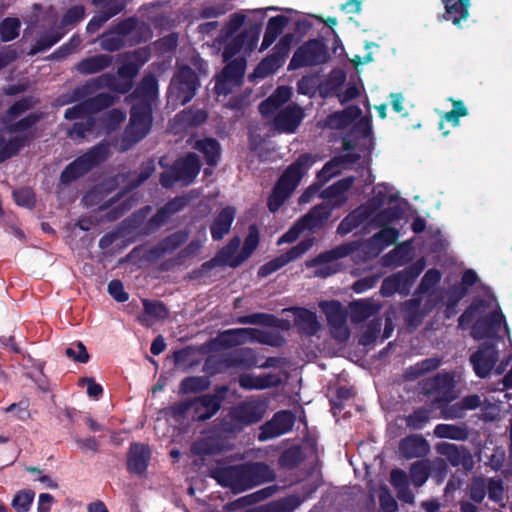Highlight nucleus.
I'll list each match as a JSON object with an SVG mask.
<instances>
[{
    "mask_svg": "<svg viewBox=\"0 0 512 512\" xmlns=\"http://www.w3.org/2000/svg\"><path fill=\"white\" fill-rule=\"evenodd\" d=\"M313 163L312 155L304 153L284 170L268 196L267 207L270 212L275 213L280 209Z\"/></svg>",
    "mask_w": 512,
    "mask_h": 512,
    "instance_id": "f257e3e1",
    "label": "nucleus"
},
{
    "mask_svg": "<svg viewBox=\"0 0 512 512\" xmlns=\"http://www.w3.org/2000/svg\"><path fill=\"white\" fill-rule=\"evenodd\" d=\"M153 126V110L149 105H131L128 125L121 139L123 150H128L142 141Z\"/></svg>",
    "mask_w": 512,
    "mask_h": 512,
    "instance_id": "f03ea898",
    "label": "nucleus"
},
{
    "mask_svg": "<svg viewBox=\"0 0 512 512\" xmlns=\"http://www.w3.org/2000/svg\"><path fill=\"white\" fill-rule=\"evenodd\" d=\"M108 152L106 146L97 145L89 149L86 153L78 156L61 172L59 178L60 184L68 186L84 177L107 159Z\"/></svg>",
    "mask_w": 512,
    "mask_h": 512,
    "instance_id": "7ed1b4c3",
    "label": "nucleus"
},
{
    "mask_svg": "<svg viewBox=\"0 0 512 512\" xmlns=\"http://www.w3.org/2000/svg\"><path fill=\"white\" fill-rule=\"evenodd\" d=\"M457 320H506L494 292L485 288L482 294L472 298Z\"/></svg>",
    "mask_w": 512,
    "mask_h": 512,
    "instance_id": "20e7f679",
    "label": "nucleus"
},
{
    "mask_svg": "<svg viewBox=\"0 0 512 512\" xmlns=\"http://www.w3.org/2000/svg\"><path fill=\"white\" fill-rule=\"evenodd\" d=\"M200 87L197 73L188 65L178 69L171 79L168 88V98L175 104L185 105L196 95Z\"/></svg>",
    "mask_w": 512,
    "mask_h": 512,
    "instance_id": "39448f33",
    "label": "nucleus"
},
{
    "mask_svg": "<svg viewBox=\"0 0 512 512\" xmlns=\"http://www.w3.org/2000/svg\"><path fill=\"white\" fill-rule=\"evenodd\" d=\"M355 250V243H343L333 249L321 252L312 259L306 260L305 266L307 268L319 266L315 270L314 276L319 278H327L340 271L341 265L336 263V261L351 255Z\"/></svg>",
    "mask_w": 512,
    "mask_h": 512,
    "instance_id": "423d86ee",
    "label": "nucleus"
},
{
    "mask_svg": "<svg viewBox=\"0 0 512 512\" xmlns=\"http://www.w3.org/2000/svg\"><path fill=\"white\" fill-rule=\"evenodd\" d=\"M326 60L327 51L325 45L317 39H312L296 49L289 62L288 70L320 65L325 63Z\"/></svg>",
    "mask_w": 512,
    "mask_h": 512,
    "instance_id": "0eeeda50",
    "label": "nucleus"
},
{
    "mask_svg": "<svg viewBox=\"0 0 512 512\" xmlns=\"http://www.w3.org/2000/svg\"><path fill=\"white\" fill-rule=\"evenodd\" d=\"M292 41L293 35L291 33L282 36L272 52L258 63L252 76L265 78L277 72L289 54Z\"/></svg>",
    "mask_w": 512,
    "mask_h": 512,
    "instance_id": "6e6552de",
    "label": "nucleus"
},
{
    "mask_svg": "<svg viewBox=\"0 0 512 512\" xmlns=\"http://www.w3.org/2000/svg\"><path fill=\"white\" fill-rule=\"evenodd\" d=\"M113 33L120 35L125 40L129 37L130 46L145 43L152 38L153 32L151 27L141 22L138 17L131 16L115 23L112 27Z\"/></svg>",
    "mask_w": 512,
    "mask_h": 512,
    "instance_id": "1a4fd4ad",
    "label": "nucleus"
},
{
    "mask_svg": "<svg viewBox=\"0 0 512 512\" xmlns=\"http://www.w3.org/2000/svg\"><path fill=\"white\" fill-rule=\"evenodd\" d=\"M246 69V60L243 57L228 61L220 75L216 77L215 91L218 95H228L232 87L242 83Z\"/></svg>",
    "mask_w": 512,
    "mask_h": 512,
    "instance_id": "9d476101",
    "label": "nucleus"
},
{
    "mask_svg": "<svg viewBox=\"0 0 512 512\" xmlns=\"http://www.w3.org/2000/svg\"><path fill=\"white\" fill-rule=\"evenodd\" d=\"M190 199L186 195L176 196L160 207L156 213L148 219L143 227V233L152 234L164 226L176 213L182 211Z\"/></svg>",
    "mask_w": 512,
    "mask_h": 512,
    "instance_id": "9b49d317",
    "label": "nucleus"
},
{
    "mask_svg": "<svg viewBox=\"0 0 512 512\" xmlns=\"http://www.w3.org/2000/svg\"><path fill=\"white\" fill-rule=\"evenodd\" d=\"M158 79L153 73L145 74L135 89L128 94L126 101L132 105H149L153 109V105L158 99Z\"/></svg>",
    "mask_w": 512,
    "mask_h": 512,
    "instance_id": "f8f14e48",
    "label": "nucleus"
},
{
    "mask_svg": "<svg viewBox=\"0 0 512 512\" xmlns=\"http://www.w3.org/2000/svg\"><path fill=\"white\" fill-rule=\"evenodd\" d=\"M304 117L303 108L296 103H290L276 113L273 125L279 133L293 134L299 128Z\"/></svg>",
    "mask_w": 512,
    "mask_h": 512,
    "instance_id": "ddd939ff",
    "label": "nucleus"
},
{
    "mask_svg": "<svg viewBox=\"0 0 512 512\" xmlns=\"http://www.w3.org/2000/svg\"><path fill=\"white\" fill-rule=\"evenodd\" d=\"M427 394L434 396L435 402H451L456 398L455 380L450 373H438L425 384Z\"/></svg>",
    "mask_w": 512,
    "mask_h": 512,
    "instance_id": "4468645a",
    "label": "nucleus"
},
{
    "mask_svg": "<svg viewBox=\"0 0 512 512\" xmlns=\"http://www.w3.org/2000/svg\"><path fill=\"white\" fill-rule=\"evenodd\" d=\"M295 423V416L291 411L283 410L277 412L273 418L261 427L258 436L260 441H266L279 437L292 430Z\"/></svg>",
    "mask_w": 512,
    "mask_h": 512,
    "instance_id": "2eb2a0df",
    "label": "nucleus"
},
{
    "mask_svg": "<svg viewBox=\"0 0 512 512\" xmlns=\"http://www.w3.org/2000/svg\"><path fill=\"white\" fill-rule=\"evenodd\" d=\"M497 350L493 344L483 343L479 349L470 356V363L475 374L486 378L497 361Z\"/></svg>",
    "mask_w": 512,
    "mask_h": 512,
    "instance_id": "dca6fc26",
    "label": "nucleus"
},
{
    "mask_svg": "<svg viewBox=\"0 0 512 512\" xmlns=\"http://www.w3.org/2000/svg\"><path fill=\"white\" fill-rule=\"evenodd\" d=\"M264 413L263 404L256 399H250L232 408L230 416L235 422L247 426L260 421Z\"/></svg>",
    "mask_w": 512,
    "mask_h": 512,
    "instance_id": "f3484780",
    "label": "nucleus"
},
{
    "mask_svg": "<svg viewBox=\"0 0 512 512\" xmlns=\"http://www.w3.org/2000/svg\"><path fill=\"white\" fill-rule=\"evenodd\" d=\"M214 477L222 486L229 487L234 491L248 489L245 464L219 469L215 472Z\"/></svg>",
    "mask_w": 512,
    "mask_h": 512,
    "instance_id": "a211bd4d",
    "label": "nucleus"
},
{
    "mask_svg": "<svg viewBox=\"0 0 512 512\" xmlns=\"http://www.w3.org/2000/svg\"><path fill=\"white\" fill-rule=\"evenodd\" d=\"M172 167L180 182L183 185L188 186L199 174L201 163L198 155L190 152L184 157L177 159L172 164Z\"/></svg>",
    "mask_w": 512,
    "mask_h": 512,
    "instance_id": "6ab92c4d",
    "label": "nucleus"
},
{
    "mask_svg": "<svg viewBox=\"0 0 512 512\" xmlns=\"http://www.w3.org/2000/svg\"><path fill=\"white\" fill-rule=\"evenodd\" d=\"M254 340L267 343L264 336L258 330L244 328L226 330L220 333L215 341L221 346L232 347Z\"/></svg>",
    "mask_w": 512,
    "mask_h": 512,
    "instance_id": "aec40b11",
    "label": "nucleus"
},
{
    "mask_svg": "<svg viewBox=\"0 0 512 512\" xmlns=\"http://www.w3.org/2000/svg\"><path fill=\"white\" fill-rule=\"evenodd\" d=\"M260 33V27L255 25L251 27L249 31H244L243 33L234 37L230 42H228L223 50L222 56L225 62L231 61L246 45V41L249 40L247 46L252 48L258 40Z\"/></svg>",
    "mask_w": 512,
    "mask_h": 512,
    "instance_id": "412c9836",
    "label": "nucleus"
},
{
    "mask_svg": "<svg viewBox=\"0 0 512 512\" xmlns=\"http://www.w3.org/2000/svg\"><path fill=\"white\" fill-rule=\"evenodd\" d=\"M137 65L131 61L125 62L117 69V76L114 75L112 83V92L125 95L128 94L134 86V78L138 75Z\"/></svg>",
    "mask_w": 512,
    "mask_h": 512,
    "instance_id": "4be33fe9",
    "label": "nucleus"
},
{
    "mask_svg": "<svg viewBox=\"0 0 512 512\" xmlns=\"http://www.w3.org/2000/svg\"><path fill=\"white\" fill-rule=\"evenodd\" d=\"M425 266L426 261L423 257H421L411 265L404 268L403 270L392 274L397 281L400 294H409L412 285L419 277V275L423 272Z\"/></svg>",
    "mask_w": 512,
    "mask_h": 512,
    "instance_id": "5701e85b",
    "label": "nucleus"
},
{
    "mask_svg": "<svg viewBox=\"0 0 512 512\" xmlns=\"http://www.w3.org/2000/svg\"><path fill=\"white\" fill-rule=\"evenodd\" d=\"M359 159L357 154H344L333 157L324 164L322 169L317 173L316 179L320 185H324L333 177L339 175L345 163H354Z\"/></svg>",
    "mask_w": 512,
    "mask_h": 512,
    "instance_id": "b1692460",
    "label": "nucleus"
},
{
    "mask_svg": "<svg viewBox=\"0 0 512 512\" xmlns=\"http://www.w3.org/2000/svg\"><path fill=\"white\" fill-rule=\"evenodd\" d=\"M114 81V74L103 73L95 78L87 80L84 84L77 86L73 90V96L76 100L85 99L86 97L94 94L100 89L107 88L112 91V83Z\"/></svg>",
    "mask_w": 512,
    "mask_h": 512,
    "instance_id": "393cba45",
    "label": "nucleus"
},
{
    "mask_svg": "<svg viewBox=\"0 0 512 512\" xmlns=\"http://www.w3.org/2000/svg\"><path fill=\"white\" fill-rule=\"evenodd\" d=\"M123 196L122 192H118L108 200L99 204V210L104 211L108 210L106 214V218L109 221H115L122 216H124L128 211H130L134 205V200L131 198H126L121 200Z\"/></svg>",
    "mask_w": 512,
    "mask_h": 512,
    "instance_id": "a878e982",
    "label": "nucleus"
},
{
    "mask_svg": "<svg viewBox=\"0 0 512 512\" xmlns=\"http://www.w3.org/2000/svg\"><path fill=\"white\" fill-rule=\"evenodd\" d=\"M150 449L142 443H133L130 446L127 467L128 470L135 474H142L147 469L150 460Z\"/></svg>",
    "mask_w": 512,
    "mask_h": 512,
    "instance_id": "bb28decb",
    "label": "nucleus"
},
{
    "mask_svg": "<svg viewBox=\"0 0 512 512\" xmlns=\"http://www.w3.org/2000/svg\"><path fill=\"white\" fill-rule=\"evenodd\" d=\"M373 210L369 206L361 205L345 216L337 228V233L344 236L351 233L372 215Z\"/></svg>",
    "mask_w": 512,
    "mask_h": 512,
    "instance_id": "cd10ccee",
    "label": "nucleus"
},
{
    "mask_svg": "<svg viewBox=\"0 0 512 512\" xmlns=\"http://www.w3.org/2000/svg\"><path fill=\"white\" fill-rule=\"evenodd\" d=\"M240 387L245 390H263L277 386L280 378L272 373L255 375L253 373H243L238 379Z\"/></svg>",
    "mask_w": 512,
    "mask_h": 512,
    "instance_id": "c85d7f7f",
    "label": "nucleus"
},
{
    "mask_svg": "<svg viewBox=\"0 0 512 512\" xmlns=\"http://www.w3.org/2000/svg\"><path fill=\"white\" fill-rule=\"evenodd\" d=\"M399 451L406 459L424 457L430 451L429 443L420 435H411L401 440Z\"/></svg>",
    "mask_w": 512,
    "mask_h": 512,
    "instance_id": "c756f323",
    "label": "nucleus"
},
{
    "mask_svg": "<svg viewBox=\"0 0 512 512\" xmlns=\"http://www.w3.org/2000/svg\"><path fill=\"white\" fill-rule=\"evenodd\" d=\"M222 397L216 394H206L193 401L195 416L199 421H204L214 416L220 409Z\"/></svg>",
    "mask_w": 512,
    "mask_h": 512,
    "instance_id": "7c9ffc66",
    "label": "nucleus"
},
{
    "mask_svg": "<svg viewBox=\"0 0 512 512\" xmlns=\"http://www.w3.org/2000/svg\"><path fill=\"white\" fill-rule=\"evenodd\" d=\"M331 217V207L326 202L314 206L308 213L298 220L306 230L322 228Z\"/></svg>",
    "mask_w": 512,
    "mask_h": 512,
    "instance_id": "2f4dec72",
    "label": "nucleus"
},
{
    "mask_svg": "<svg viewBox=\"0 0 512 512\" xmlns=\"http://www.w3.org/2000/svg\"><path fill=\"white\" fill-rule=\"evenodd\" d=\"M235 208L227 206L223 208L210 226V232L214 241H220L230 232L231 225L235 219Z\"/></svg>",
    "mask_w": 512,
    "mask_h": 512,
    "instance_id": "473e14b6",
    "label": "nucleus"
},
{
    "mask_svg": "<svg viewBox=\"0 0 512 512\" xmlns=\"http://www.w3.org/2000/svg\"><path fill=\"white\" fill-rule=\"evenodd\" d=\"M113 58L108 54H97L86 57L79 61L75 69L82 75H91L99 73L111 66Z\"/></svg>",
    "mask_w": 512,
    "mask_h": 512,
    "instance_id": "72a5a7b5",
    "label": "nucleus"
},
{
    "mask_svg": "<svg viewBox=\"0 0 512 512\" xmlns=\"http://www.w3.org/2000/svg\"><path fill=\"white\" fill-rule=\"evenodd\" d=\"M436 451L445 456L454 467L459 465L466 466L467 462L471 461L469 451L463 446L442 442L436 446Z\"/></svg>",
    "mask_w": 512,
    "mask_h": 512,
    "instance_id": "f704fd0d",
    "label": "nucleus"
},
{
    "mask_svg": "<svg viewBox=\"0 0 512 512\" xmlns=\"http://www.w3.org/2000/svg\"><path fill=\"white\" fill-rule=\"evenodd\" d=\"M33 138V133L15 136L10 140H6L4 138V141L0 145V163H3L6 160L18 155L20 150L28 145L33 140Z\"/></svg>",
    "mask_w": 512,
    "mask_h": 512,
    "instance_id": "c9c22d12",
    "label": "nucleus"
},
{
    "mask_svg": "<svg viewBox=\"0 0 512 512\" xmlns=\"http://www.w3.org/2000/svg\"><path fill=\"white\" fill-rule=\"evenodd\" d=\"M245 466L248 488L272 481L275 478L273 469L264 463H247Z\"/></svg>",
    "mask_w": 512,
    "mask_h": 512,
    "instance_id": "e433bc0d",
    "label": "nucleus"
},
{
    "mask_svg": "<svg viewBox=\"0 0 512 512\" xmlns=\"http://www.w3.org/2000/svg\"><path fill=\"white\" fill-rule=\"evenodd\" d=\"M445 8L446 19L454 25H459L469 17L470 0H442Z\"/></svg>",
    "mask_w": 512,
    "mask_h": 512,
    "instance_id": "4c0bfd02",
    "label": "nucleus"
},
{
    "mask_svg": "<svg viewBox=\"0 0 512 512\" xmlns=\"http://www.w3.org/2000/svg\"><path fill=\"white\" fill-rule=\"evenodd\" d=\"M288 23L289 18L284 15L271 17L267 22L260 51H264L270 47L275 42L277 37L282 33L283 29L287 26Z\"/></svg>",
    "mask_w": 512,
    "mask_h": 512,
    "instance_id": "58836bf2",
    "label": "nucleus"
},
{
    "mask_svg": "<svg viewBox=\"0 0 512 512\" xmlns=\"http://www.w3.org/2000/svg\"><path fill=\"white\" fill-rule=\"evenodd\" d=\"M194 148L203 154L207 165L214 167L221 156L220 143L214 138H204L196 141Z\"/></svg>",
    "mask_w": 512,
    "mask_h": 512,
    "instance_id": "ea45409f",
    "label": "nucleus"
},
{
    "mask_svg": "<svg viewBox=\"0 0 512 512\" xmlns=\"http://www.w3.org/2000/svg\"><path fill=\"white\" fill-rule=\"evenodd\" d=\"M434 435L441 439L465 441L468 439L469 431L466 424H438L435 426Z\"/></svg>",
    "mask_w": 512,
    "mask_h": 512,
    "instance_id": "a19ab883",
    "label": "nucleus"
},
{
    "mask_svg": "<svg viewBox=\"0 0 512 512\" xmlns=\"http://www.w3.org/2000/svg\"><path fill=\"white\" fill-rule=\"evenodd\" d=\"M379 310V306L369 300H354L349 303V311L351 313L350 320H367L375 315Z\"/></svg>",
    "mask_w": 512,
    "mask_h": 512,
    "instance_id": "79ce46f5",
    "label": "nucleus"
},
{
    "mask_svg": "<svg viewBox=\"0 0 512 512\" xmlns=\"http://www.w3.org/2000/svg\"><path fill=\"white\" fill-rule=\"evenodd\" d=\"M241 240L238 236H234L229 240V242L222 247L216 254V258L218 259L221 266H230L232 268H236L237 266H233L232 264L239 259V254L237 251L240 247Z\"/></svg>",
    "mask_w": 512,
    "mask_h": 512,
    "instance_id": "37998d69",
    "label": "nucleus"
},
{
    "mask_svg": "<svg viewBox=\"0 0 512 512\" xmlns=\"http://www.w3.org/2000/svg\"><path fill=\"white\" fill-rule=\"evenodd\" d=\"M260 241V233L256 224H251L248 227V234L244 240V245L239 253V259L236 260L232 265L239 266L244 260H246L258 247Z\"/></svg>",
    "mask_w": 512,
    "mask_h": 512,
    "instance_id": "c03bdc74",
    "label": "nucleus"
},
{
    "mask_svg": "<svg viewBox=\"0 0 512 512\" xmlns=\"http://www.w3.org/2000/svg\"><path fill=\"white\" fill-rule=\"evenodd\" d=\"M318 307L326 316V320H347L349 311L338 300H322Z\"/></svg>",
    "mask_w": 512,
    "mask_h": 512,
    "instance_id": "a18cd8bd",
    "label": "nucleus"
},
{
    "mask_svg": "<svg viewBox=\"0 0 512 512\" xmlns=\"http://www.w3.org/2000/svg\"><path fill=\"white\" fill-rule=\"evenodd\" d=\"M506 323L507 322H474L471 328V335L476 340L484 338L491 339L494 337L495 333L502 328V324H504L503 328L505 331H508Z\"/></svg>",
    "mask_w": 512,
    "mask_h": 512,
    "instance_id": "49530a36",
    "label": "nucleus"
},
{
    "mask_svg": "<svg viewBox=\"0 0 512 512\" xmlns=\"http://www.w3.org/2000/svg\"><path fill=\"white\" fill-rule=\"evenodd\" d=\"M468 294V290L464 288L452 286L446 293V304L444 309V316L448 319L457 314V307L460 301Z\"/></svg>",
    "mask_w": 512,
    "mask_h": 512,
    "instance_id": "de8ad7c7",
    "label": "nucleus"
},
{
    "mask_svg": "<svg viewBox=\"0 0 512 512\" xmlns=\"http://www.w3.org/2000/svg\"><path fill=\"white\" fill-rule=\"evenodd\" d=\"M381 227L382 229L375 233L369 240L370 244L376 245L379 249H383L394 244L399 236V231L397 229L386 225Z\"/></svg>",
    "mask_w": 512,
    "mask_h": 512,
    "instance_id": "09e8293b",
    "label": "nucleus"
},
{
    "mask_svg": "<svg viewBox=\"0 0 512 512\" xmlns=\"http://www.w3.org/2000/svg\"><path fill=\"white\" fill-rule=\"evenodd\" d=\"M361 114L358 106H349L342 111L330 115V122H335V127L344 128L354 122Z\"/></svg>",
    "mask_w": 512,
    "mask_h": 512,
    "instance_id": "8fccbe9b",
    "label": "nucleus"
},
{
    "mask_svg": "<svg viewBox=\"0 0 512 512\" xmlns=\"http://www.w3.org/2000/svg\"><path fill=\"white\" fill-rule=\"evenodd\" d=\"M439 365L440 360L438 358H428L407 368L404 376L408 380H413L425 373L437 369Z\"/></svg>",
    "mask_w": 512,
    "mask_h": 512,
    "instance_id": "3c124183",
    "label": "nucleus"
},
{
    "mask_svg": "<svg viewBox=\"0 0 512 512\" xmlns=\"http://www.w3.org/2000/svg\"><path fill=\"white\" fill-rule=\"evenodd\" d=\"M303 502L297 495H291L277 501L270 502L264 509L266 512H292Z\"/></svg>",
    "mask_w": 512,
    "mask_h": 512,
    "instance_id": "603ef678",
    "label": "nucleus"
},
{
    "mask_svg": "<svg viewBox=\"0 0 512 512\" xmlns=\"http://www.w3.org/2000/svg\"><path fill=\"white\" fill-rule=\"evenodd\" d=\"M210 380L206 376H191L184 378L179 386V390L183 394L197 393L208 389Z\"/></svg>",
    "mask_w": 512,
    "mask_h": 512,
    "instance_id": "864d4df0",
    "label": "nucleus"
},
{
    "mask_svg": "<svg viewBox=\"0 0 512 512\" xmlns=\"http://www.w3.org/2000/svg\"><path fill=\"white\" fill-rule=\"evenodd\" d=\"M189 239L187 230H178L159 241L166 254L173 253Z\"/></svg>",
    "mask_w": 512,
    "mask_h": 512,
    "instance_id": "5fc2aeb1",
    "label": "nucleus"
},
{
    "mask_svg": "<svg viewBox=\"0 0 512 512\" xmlns=\"http://www.w3.org/2000/svg\"><path fill=\"white\" fill-rule=\"evenodd\" d=\"M21 22L18 18L7 17L0 22V39L2 42H10L16 39L20 33Z\"/></svg>",
    "mask_w": 512,
    "mask_h": 512,
    "instance_id": "6e6d98bb",
    "label": "nucleus"
},
{
    "mask_svg": "<svg viewBox=\"0 0 512 512\" xmlns=\"http://www.w3.org/2000/svg\"><path fill=\"white\" fill-rule=\"evenodd\" d=\"M354 183L353 177H346L340 179L324 189L321 192V197L324 199L327 198H339V197H347L346 192L351 188Z\"/></svg>",
    "mask_w": 512,
    "mask_h": 512,
    "instance_id": "4d7b16f0",
    "label": "nucleus"
},
{
    "mask_svg": "<svg viewBox=\"0 0 512 512\" xmlns=\"http://www.w3.org/2000/svg\"><path fill=\"white\" fill-rule=\"evenodd\" d=\"M64 36L63 32L52 31L50 33H46L45 35L38 38L35 44L31 47L29 51V55L33 56L39 52L46 51L58 43L61 38Z\"/></svg>",
    "mask_w": 512,
    "mask_h": 512,
    "instance_id": "13d9d810",
    "label": "nucleus"
},
{
    "mask_svg": "<svg viewBox=\"0 0 512 512\" xmlns=\"http://www.w3.org/2000/svg\"><path fill=\"white\" fill-rule=\"evenodd\" d=\"M86 16V8L82 4L69 7L60 19V28L72 27L80 23Z\"/></svg>",
    "mask_w": 512,
    "mask_h": 512,
    "instance_id": "bf43d9fd",
    "label": "nucleus"
},
{
    "mask_svg": "<svg viewBox=\"0 0 512 512\" xmlns=\"http://www.w3.org/2000/svg\"><path fill=\"white\" fill-rule=\"evenodd\" d=\"M144 313L153 320H166L169 310L160 300L143 299Z\"/></svg>",
    "mask_w": 512,
    "mask_h": 512,
    "instance_id": "052dcab7",
    "label": "nucleus"
},
{
    "mask_svg": "<svg viewBox=\"0 0 512 512\" xmlns=\"http://www.w3.org/2000/svg\"><path fill=\"white\" fill-rule=\"evenodd\" d=\"M115 100L116 99L113 95L103 92L88 98L85 100V103L91 114L109 108L115 103Z\"/></svg>",
    "mask_w": 512,
    "mask_h": 512,
    "instance_id": "680f3d73",
    "label": "nucleus"
},
{
    "mask_svg": "<svg viewBox=\"0 0 512 512\" xmlns=\"http://www.w3.org/2000/svg\"><path fill=\"white\" fill-rule=\"evenodd\" d=\"M95 119L93 116H87L86 118L76 121L73 123L68 131V135L72 139H82L87 133H92L95 128Z\"/></svg>",
    "mask_w": 512,
    "mask_h": 512,
    "instance_id": "e2e57ef3",
    "label": "nucleus"
},
{
    "mask_svg": "<svg viewBox=\"0 0 512 512\" xmlns=\"http://www.w3.org/2000/svg\"><path fill=\"white\" fill-rule=\"evenodd\" d=\"M101 48L107 52H116L126 46V40L113 33L112 28L104 32L100 37Z\"/></svg>",
    "mask_w": 512,
    "mask_h": 512,
    "instance_id": "0e129e2a",
    "label": "nucleus"
},
{
    "mask_svg": "<svg viewBox=\"0 0 512 512\" xmlns=\"http://www.w3.org/2000/svg\"><path fill=\"white\" fill-rule=\"evenodd\" d=\"M365 324L361 327V335L359 343L367 346L371 345L380 337V329L382 328V322H364Z\"/></svg>",
    "mask_w": 512,
    "mask_h": 512,
    "instance_id": "69168bd1",
    "label": "nucleus"
},
{
    "mask_svg": "<svg viewBox=\"0 0 512 512\" xmlns=\"http://www.w3.org/2000/svg\"><path fill=\"white\" fill-rule=\"evenodd\" d=\"M121 12L120 8H113L109 11H100L97 15L93 16L86 25V32L94 34L97 32L109 19L118 15Z\"/></svg>",
    "mask_w": 512,
    "mask_h": 512,
    "instance_id": "338daca9",
    "label": "nucleus"
},
{
    "mask_svg": "<svg viewBox=\"0 0 512 512\" xmlns=\"http://www.w3.org/2000/svg\"><path fill=\"white\" fill-rule=\"evenodd\" d=\"M35 493L30 489L18 491L12 499L11 506L16 512H28L34 501Z\"/></svg>",
    "mask_w": 512,
    "mask_h": 512,
    "instance_id": "774afa93",
    "label": "nucleus"
}]
</instances>
